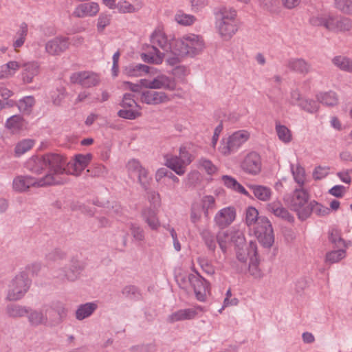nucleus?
Here are the masks:
<instances>
[{"label":"nucleus","mask_w":352,"mask_h":352,"mask_svg":"<svg viewBox=\"0 0 352 352\" xmlns=\"http://www.w3.org/2000/svg\"><path fill=\"white\" fill-rule=\"evenodd\" d=\"M66 158L58 153H49L41 156H32L26 164L25 167L33 173L39 175L45 168L49 173L56 177H61L65 172Z\"/></svg>","instance_id":"obj_1"},{"label":"nucleus","mask_w":352,"mask_h":352,"mask_svg":"<svg viewBox=\"0 0 352 352\" xmlns=\"http://www.w3.org/2000/svg\"><path fill=\"white\" fill-rule=\"evenodd\" d=\"M216 28L224 40H230L238 31L239 23L236 11L232 8H220L214 12Z\"/></svg>","instance_id":"obj_2"},{"label":"nucleus","mask_w":352,"mask_h":352,"mask_svg":"<svg viewBox=\"0 0 352 352\" xmlns=\"http://www.w3.org/2000/svg\"><path fill=\"white\" fill-rule=\"evenodd\" d=\"M309 194L302 188H296L292 193L284 196V201L288 207L294 211L301 221L307 219L309 212L308 208Z\"/></svg>","instance_id":"obj_3"},{"label":"nucleus","mask_w":352,"mask_h":352,"mask_svg":"<svg viewBox=\"0 0 352 352\" xmlns=\"http://www.w3.org/2000/svg\"><path fill=\"white\" fill-rule=\"evenodd\" d=\"M205 47L202 37L190 34L174 41L173 53L183 56L194 57L200 54Z\"/></svg>","instance_id":"obj_4"},{"label":"nucleus","mask_w":352,"mask_h":352,"mask_svg":"<svg viewBox=\"0 0 352 352\" xmlns=\"http://www.w3.org/2000/svg\"><path fill=\"white\" fill-rule=\"evenodd\" d=\"M67 182L63 177H56L52 175H46L39 179L30 176H18L13 180V188L19 192L27 190L31 186L43 187L50 185H61Z\"/></svg>","instance_id":"obj_5"},{"label":"nucleus","mask_w":352,"mask_h":352,"mask_svg":"<svg viewBox=\"0 0 352 352\" xmlns=\"http://www.w3.org/2000/svg\"><path fill=\"white\" fill-rule=\"evenodd\" d=\"M31 282L26 272L16 275L9 284L6 300L16 301L21 299L28 292Z\"/></svg>","instance_id":"obj_6"},{"label":"nucleus","mask_w":352,"mask_h":352,"mask_svg":"<svg viewBox=\"0 0 352 352\" xmlns=\"http://www.w3.org/2000/svg\"><path fill=\"white\" fill-rule=\"evenodd\" d=\"M249 133L246 131H239L234 133L227 139H223L219 146L220 152L224 155H228L235 151L242 144L249 138Z\"/></svg>","instance_id":"obj_7"},{"label":"nucleus","mask_w":352,"mask_h":352,"mask_svg":"<svg viewBox=\"0 0 352 352\" xmlns=\"http://www.w3.org/2000/svg\"><path fill=\"white\" fill-rule=\"evenodd\" d=\"M255 234L261 245L267 248L272 246L274 242V232L271 222L266 217H261L259 226L255 229Z\"/></svg>","instance_id":"obj_8"},{"label":"nucleus","mask_w":352,"mask_h":352,"mask_svg":"<svg viewBox=\"0 0 352 352\" xmlns=\"http://www.w3.org/2000/svg\"><path fill=\"white\" fill-rule=\"evenodd\" d=\"M43 309H48V317L50 318V326L60 324L67 317V310L65 305L58 300L44 305Z\"/></svg>","instance_id":"obj_9"},{"label":"nucleus","mask_w":352,"mask_h":352,"mask_svg":"<svg viewBox=\"0 0 352 352\" xmlns=\"http://www.w3.org/2000/svg\"><path fill=\"white\" fill-rule=\"evenodd\" d=\"M91 159L92 155L91 153L76 155L72 162H67L66 160L65 166H67V170L65 168V173L79 176L81 172L87 166Z\"/></svg>","instance_id":"obj_10"},{"label":"nucleus","mask_w":352,"mask_h":352,"mask_svg":"<svg viewBox=\"0 0 352 352\" xmlns=\"http://www.w3.org/2000/svg\"><path fill=\"white\" fill-rule=\"evenodd\" d=\"M188 280L194 289L196 298L199 301H205L206 293L209 291V283L199 274H190Z\"/></svg>","instance_id":"obj_11"},{"label":"nucleus","mask_w":352,"mask_h":352,"mask_svg":"<svg viewBox=\"0 0 352 352\" xmlns=\"http://www.w3.org/2000/svg\"><path fill=\"white\" fill-rule=\"evenodd\" d=\"M248 254L250 258L248 270L250 274L255 278H261L263 276V272L258 267L260 259L258 256L257 245L255 241H250L248 247Z\"/></svg>","instance_id":"obj_12"},{"label":"nucleus","mask_w":352,"mask_h":352,"mask_svg":"<svg viewBox=\"0 0 352 352\" xmlns=\"http://www.w3.org/2000/svg\"><path fill=\"white\" fill-rule=\"evenodd\" d=\"M28 321L32 327L40 325L50 326V318L48 317V309H34L29 307L27 314Z\"/></svg>","instance_id":"obj_13"},{"label":"nucleus","mask_w":352,"mask_h":352,"mask_svg":"<svg viewBox=\"0 0 352 352\" xmlns=\"http://www.w3.org/2000/svg\"><path fill=\"white\" fill-rule=\"evenodd\" d=\"M69 38L65 36H56L45 44V51L52 56L60 55L69 47Z\"/></svg>","instance_id":"obj_14"},{"label":"nucleus","mask_w":352,"mask_h":352,"mask_svg":"<svg viewBox=\"0 0 352 352\" xmlns=\"http://www.w3.org/2000/svg\"><path fill=\"white\" fill-rule=\"evenodd\" d=\"M241 168L248 174L253 175L258 174L261 170L260 155L256 152L250 153L243 161Z\"/></svg>","instance_id":"obj_15"},{"label":"nucleus","mask_w":352,"mask_h":352,"mask_svg":"<svg viewBox=\"0 0 352 352\" xmlns=\"http://www.w3.org/2000/svg\"><path fill=\"white\" fill-rule=\"evenodd\" d=\"M84 269L82 263L77 259H72L68 269H60L56 278L63 280L66 278L69 281H74L78 278L80 272Z\"/></svg>","instance_id":"obj_16"},{"label":"nucleus","mask_w":352,"mask_h":352,"mask_svg":"<svg viewBox=\"0 0 352 352\" xmlns=\"http://www.w3.org/2000/svg\"><path fill=\"white\" fill-rule=\"evenodd\" d=\"M71 82L74 84H80L84 87L96 86L99 78L97 75L90 72H80L74 73L70 77Z\"/></svg>","instance_id":"obj_17"},{"label":"nucleus","mask_w":352,"mask_h":352,"mask_svg":"<svg viewBox=\"0 0 352 352\" xmlns=\"http://www.w3.org/2000/svg\"><path fill=\"white\" fill-rule=\"evenodd\" d=\"M236 211L232 207H227L221 209L214 217L216 224L221 228L230 226L235 219Z\"/></svg>","instance_id":"obj_18"},{"label":"nucleus","mask_w":352,"mask_h":352,"mask_svg":"<svg viewBox=\"0 0 352 352\" xmlns=\"http://www.w3.org/2000/svg\"><path fill=\"white\" fill-rule=\"evenodd\" d=\"M141 100L147 104L156 105L168 101L169 98L164 92L148 90L142 93Z\"/></svg>","instance_id":"obj_19"},{"label":"nucleus","mask_w":352,"mask_h":352,"mask_svg":"<svg viewBox=\"0 0 352 352\" xmlns=\"http://www.w3.org/2000/svg\"><path fill=\"white\" fill-rule=\"evenodd\" d=\"M23 71L21 78L23 83L29 84L33 82V79L40 72V65L36 61L25 63L22 65Z\"/></svg>","instance_id":"obj_20"},{"label":"nucleus","mask_w":352,"mask_h":352,"mask_svg":"<svg viewBox=\"0 0 352 352\" xmlns=\"http://www.w3.org/2000/svg\"><path fill=\"white\" fill-rule=\"evenodd\" d=\"M267 209L276 217L280 218L283 220L287 221L289 223H293L294 221V217L279 201H274L269 204L267 206Z\"/></svg>","instance_id":"obj_21"},{"label":"nucleus","mask_w":352,"mask_h":352,"mask_svg":"<svg viewBox=\"0 0 352 352\" xmlns=\"http://www.w3.org/2000/svg\"><path fill=\"white\" fill-rule=\"evenodd\" d=\"M28 126V122L21 115H14L10 117L6 122V127L12 131L13 133L26 130Z\"/></svg>","instance_id":"obj_22"},{"label":"nucleus","mask_w":352,"mask_h":352,"mask_svg":"<svg viewBox=\"0 0 352 352\" xmlns=\"http://www.w3.org/2000/svg\"><path fill=\"white\" fill-rule=\"evenodd\" d=\"M99 11V6L97 3H81L76 7L74 12V15L78 18H83L86 16H94Z\"/></svg>","instance_id":"obj_23"},{"label":"nucleus","mask_w":352,"mask_h":352,"mask_svg":"<svg viewBox=\"0 0 352 352\" xmlns=\"http://www.w3.org/2000/svg\"><path fill=\"white\" fill-rule=\"evenodd\" d=\"M329 31L346 32L352 28V21L349 18L345 16H335L332 15V20L330 23Z\"/></svg>","instance_id":"obj_24"},{"label":"nucleus","mask_w":352,"mask_h":352,"mask_svg":"<svg viewBox=\"0 0 352 352\" xmlns=\"http://www.w3.org/2000/svg\"><path fill=\"white\" fill-rule=\"evenodd\" d=\"M151 42L153 45L161 47L165 52H173L174 41L168 43L166 35L160 31H155L151 36Z\"/></svg>","instance_id":"obj_25"},{"label":"nucleus","mask_w":352,"mask_h":352,"mask_svg":"<svg viewBox=\"0 0 352 352\" xmlns=\"http://www.w3.org/2000/svg\"><path fill=\"white\" fill-rule=\"evenodd\" d=\"M331 20L332 14L318 12L311 14L309 21L313 26H322L329 30L331 28L329 27Z\"/></svg>","instance_id":"obj_26"},{"label":"nucleus","mask_w":352,"mask_h":352,"mask_svg":"<svg viewBox=\"0 0 352 352\" xmlns=\"http://www.w3.org/2000/svg\"><path fill=\"white\" fill-rule=\"evenodd\" d=\"M151 89H165L173 91L175 89V83L173 80L164 76L160 75L150 82Z\"/></svg>","instance_id":"obj_27"},{"label":"nucleus","mask_w":352,"mask_h":352,"mask_svg":"<svg viewBox=\"0 0 352 352\" xmlns=\"http://www.w3.org/2000/svg\"><path fill=\"white\" fill-rule=\"evenodd\" d=\"M156 69L143 64H131L124 68V73L129 76H140L142 74H153Z\"/></svg>","instance_id":"obj_28"},{"label":"nucleus","mask_w":352,"mask_h":352,"mask_svg":"<svg viewBox=\"0 0 352 352\" xmlns=\"http://www.w3.org/2000/svg\"><path fill=\"white\" fill-rule=\"evenodd\" d=\"M287 67L292 71L305 75L309 72L311 65L302 58H291L288 60Z\"/></svg>","instance_id":"obj_29"},{"label":"nucleus","mask_w":352,"mask_h":352,"mask_svg":"<svg viewBox=\"0 0 352 352\" xmlns=\"http://www.w3.org/2000/svg\"><path fill=\"white\" fill-rule=\"evenodd\" d=\"M28 309V306L11 303L6 306L5 312L8 317L16 319L27 316Z\"/></svg>","instance_id":"obj_30"},{"label":"nucleus","mask_w":352,"mask_h":352,"mask_svg":"<svg viewBox=\"0 0 352 352\" xmlns=\"http://www.w3.org/2000/svg\"><path fill=\"white\" fill-rule=\"evenodd\" d=\"M196 315L197 311L193 309H179L170 314L168 318V321L173 323L184 320H190L194 318Z\"/></svg>","instance_id":"obj_31"},{"label":"nucleus","mask_w":352,"mask_h":352,"mask_svg":"<svg viewBox=\"0 0 352 352\" xmlns=\"http://www.w3.org/2000/svg\"><path fill=\"white\" fill-rule=\"evenodd\" d=\"M98 305L94 302H87L80 305L76 311V318L78 320H82L89 317L97 309Z\"/></svg>","instance_id":"obj_32"},{"label":"nucleus","mask_w":352,"mask_h":352,"mask_svg":"<svg viewBox=\"0 0 352 352\" xmlns=\"http://www.w3.org/2000/svg\"><path fill=\"white\" fill-rule=\"evenodd\" d=\"M316 98L319 102L328 107H333L338 102L337 94L332 91L319 93Z\"/></svg>","instance_id":"obj_33"},{"label":"nucleus","mask_w":352,"mask_h":352,"mask_svg":"<svg viewBox=\"0 0 352 352\" xmlns=\"http://www.w3.org/2000/svg\"><path fill=\"white\" fill-rule=\"evenodd\" d=\"M249 188L252 190L254 195L261 201H266L271 197V189L267 186L261 185H250Z\"/></svg>","instance_id":"obj_34"},{"label":"nucleus","mask_w":352,"mask_h":352,"mask_svg":"<svg viewBox=\"0 0 352 352\" xmlns=\"http://www.w3.org/2000/svg\"><path fill=\"white\" fill-rule=\"evenodd\" d=\"M222 180L227 188L250 197L249 192L234 177L229 175H223Z\"/></svg>","instance_id":"obj_35"},{"label":"nucleus","mask_w":352,"mask_h":352,"mask_svg":"<svg viewBox=\"0 0 352 352\" xmlns=\"http://www.w3.org/2000/svg\"><path fill=\"white\" fill-rule=\"evenodd\" d=\"M142 216L152 230L157 229L160 223L154 210L148 208H144L142 211Z\"/></svg>","instance_id":"obj_36"},{"label":"nucleus","mask_w":352,"mask_h":352,"mask_svg":"<svg viewBox=\"0 0 352 352\" xmlns=\"http://www.w3.org/2000/svg\"><path fill=\"white\" fill-rule=\"evenodd\" d=\"M332 63L340 70L352 73V59L344 56H336Z\"/></svg>","instance_id":"obj_37"},{"label":"nucleus","mask_w":352,"mask_h":352,"mask_svg":"<svg viewBox=\"0 0 352 352\" xmlns=\"http://www.w3.org/2000/svg\"><path fill=\"white\" fill-rule=\"evenodd\" d=\"M152 49L155 55L148 54L146 53H142L141 58L145 63L161 64L163 61L164 54L160 52V50L155 45H152Z\"/></svg>","instance_id":"obj_38"},{"label":"nucleus","mask_w":352,"mask_h":352,"mask_svg":"<svg viewBox=\"0 0 352 352\" xmlns=\"http://www.w3.org/2000/svg\"><path fill=\"white\" fill-rule=\"evenodd\" d=\"M308 208L309 209V212L307 214V218L310 217L312 212L320 217L326 216L330 212V208L322 206L314 200L309 201Z\"/></svg>","instance_id":"obj_39"},{"label":"nucleus","mask_w":352,"mask_h":352,"mask_svg":"<svg viewBox=\"0 0 352 352\" xmlns=\"http://www.w3.org/2000/svg\"><path fill=\"white\" fill-rule=\"evenodd\" d=\"M236 258L239 262L241 264L239 265L236 264V262H233L232 266L233 268H235L236 272L239 273H241L243 270H246V263L248 261V258L249 256L248 254V248L243 250H236Z\"/></svg>","instance_id":"obj_40"},{"label":"nucleus","mask_w":352,"mask_h":352,"mask_svg":"<svg viewBox=\"0 0 352 352\" xmlns=\"http://www.w3.org/2000/svg\"><path fill=\"white\" fill-rule=\"evenodd\" d=\"M232 230H226L221 232H219L216 236V240L218 243L219 248L223 253L227 252V245L231 243V236Z\"/></svg>","instance_id":"obj_41"},{"label":"nucleus","mask_w":352,"mask_h":352,"mask_svg":"<svg viewBox=\"0 0 352 352\" xmlns=\"http://www.w3.org/2000/svg\"><path fill=\"white\" fill-rule=\"evenodd\" d=\"M261 217L262 216L258 217V212L254 207L249 206L246 210L245 223L249 227L255 223H257V226H259V221Z\"/></svg>","instance_id":"obj_42"},{"label":"nucleus","mask_w":352,"mask_h":352,"mask_svg":"<svg viewBox=\"0 0 352 352\" xmlns=\"http://www.w3.org/2000/svg\"><path fill=\"white\" fill-rule=\"evenodd\" d=\"M275 129L277 135L280 141L284 143H289L292 141V132L286 126L276 122Z\"/></svg>","instance_id":"obj_43"},{"label":"nucleus","mask_w":352,"mask_h":352,"mask_svg":"<svg viewBox=\"0 0 352 352\" xmlns=\"http://www.w3.org/2000/svg\"><path fill=\"white\" fill-rule=\"evenodd\" d=\"M35 104V100L33 96H25L22 99L19 100L17 102L16 106L21 112L30 114L31 112L32 107Z\"/></svg>","instance_id":"obj_44"},{"label":"nucleus","mask_w":352,"mask_h":352,"mask_svg":"<svg viewBox=\"0 0 352 352\" xmlns=\"http://www.w3.org/2000/svg\"><path fill=\"white\" fill-rule=\"evenodd\" d=\"M329 241L336 248H344L346 247L345 241L341 237L340 232L336 229H333L329 232Z\"/></svg>","instance_id":"obj_45"},{"label":"nucleus","mask_w":352,"mask_h":352,"mask_svg":"<svg viewBox=\"0 0 352 352\" xmlns=\"http://www.w3.org/2000/svg\"><path fill=\"white\" fill-rule=\"evenodd\" d=\"M122 294L126 298L133 300H138L142 296L140 289L135 285L125 286L122 290Z\"/></svg>","instance_id":"obj_46"},{"label":"nucleus","mask_w":352,"mask_h":352,"mask_svg":"<svg viewBox=\"0 0 352 352\" xmlns=\"http://www.w3.org/2000/svg\"><path fill=\"white\" fill-rule=\"evenodd\" d=\"M231 243L235 246L236 250H243L245 245V239L243 233L240 230H232Z\"/></svg>","instance_id":"obj_47"},{"label":"nucleus","mask_w":352,"mask_h":352,"mask_svg":"<svg viewBox=\"0 0 352 352\" xmlns=\"http://www.w3.org/2000/svg\"><path fill=\"white\" fill-rule=\"evenodd\" d=\"M200 234L208 248L214 252L216 249L214 235L208 230H202Z\"/></svg>","instance_id":"obj_48"},{"label":"nucleus","mask_w":352,"mask_h":352,"mask_svg":"<svg viewBox=\"0 0 352 352\" xmlns=\"http://www.w3.org/2000/svg\"><path fill=\"white\" fill-rule=\"evenodd\" d=\"M166 165L179 175H182L185 173V168L182 165V162L177 157L167 160Z\"/></svg>","instance_id":"obj_49"},{"label":"nucleus","mask_w":352,"mask_h":352,"mask_svg":"<svg viewBox=\"0 0 352 352\" xmlns=\"http://www.w3.org/2000/svg\"><path fill=\"white\" fill-rule=\"evenodd\" d=\"M346 256V251L344 248H338L337 250L331 251L326 254V261L331 263H337Z\"/></svg>","instance_id":"obj_50"},{"label":"nucleus","mask_w":352,"mask_h":352,"mask_svg":"<svg viewBox=\"0 0 352 352\" xmlns=\"http://www.w3.org/2000/svg\"><path fill=\"white\" fill-rule=\"evenodd\" d=\"M34 146V141L32 140H24L19 142L15 148L14 152L16 155L20 156L27 151H28Z\"/></svg>","instance_id":"obj_51"},{"label":"nucleus","mask_w":352,"mask_h":352,"mask_svg":"<svg viewBox=\"0 0 352 352\" xmlns=\"http://www.w3.org/2000/svg\"><path fill=\"white\" fill-rule=\"evenodd\" d=\"M127 168L131 176H136L137 177L140 175V172L145 169L138 160L134 159L128 162Z\"/></svg>","instance_id":"obj_52"},{"label":"nucleus","mask_w":352,"mask_h":352,"mask_svg":"<svg viewBox=\"0 0 352 352\" xmlns=\"http://www.w3.org/2000/svg\"><path fill=\"white\" fill-rule=\"evenodd\" d=\"M118 116L126 120H135L141 116V113L131 108H122L118 112Z\"/></svg>","instance_id":"obj_53"},{"label":"nucleus","mask_w":352,"mask_h":352,"mask_svg":"<svg viewBox=\"0 0 352 352\" xmlns=\"http://www.w3.org/2000/svg\"><path fill=\"white\" fill-rule=\"evenodd\" d=\"M335 7L346 14H352L351 0H334Z\"/></svg>","instance_id":"obj_54"},{"label":"nucleus","mask_w":352,"mask_h":352,"mask_svg":"<svg viewBox=\"0 0 352 352\" xmlns=\"http://www.w3.org/2000/svg\"><path fill=\"white\" fill-rule=\"evenodd\" d=\"M120 105L122 108H131L138 107L140 109V106L134 100V95L130 93H126L123 95V98Z\"/></svg>","instance_id":"obj_55"},{"label":"nucleus","mask_w":352,"mask_h":352,"mask_svg":"<svg viewBox=\"0 0 352 352\" xmlns=\"http://www.w3.org/2000/svg\"><path fill=\"white\" fill-rule=\"evenodd\" d=\"M151 180L152 177L149 176L148 172L146 168L140 172V174L138 177V183L145 191H147L149 189L150 182Z\"/></svg>","instance_id":"obj_56"},{"label":"nucleus","mask_w":352,"mask_h":352,"mask_svg":"<svg viewBox=\"0 0 352 352\" xmlns=\"http://www.w3.org/2000/svg\"><path fill=\"white\" fill-rule=\"evenodd\" d=\"M163 177L171 179L174 182H179V178L166 168H160L156 172L155 179L157 182L160 181Z\"/></svg>","instance_id":"obj_57"},{"label":"nucleus","mask_w":352,"mask_h":352,"mask_svg":"<svg viewBox=\"0 0 352 352\" xmlns=\"http://www.w3.org/2000/svg\"><path fill=\"white\" fill-rule=\"evenodd\" d=\"M298 106L309 113H314L318 110L317 103L313 100L303 98L300 102H298Z\"/></svg>","instance_id":"obj_58"},{"label":"nucleus","mask_w":352,"mask_h":352,"mask_svg":"<svg viewBox=\"0 0 352 352\" xmlns=\"http://www.w3.org/2000/svg\"><path fill=\"white\" fill-rule=\"evenodd\" d=\"M111 15L101 13L98 19L97 30L99 32H102L104 28L110 24Z\"/></svg>","instance_id":"obj_59"},{"label":"nucleus","mask_w":352,"mask_h":352,"mask_svg":"<svg viewBox=\"0 0 352 352\" xmlns=\"http://www.w3.org/2000/svg\"><path fill=\"white\" fill-rule=\"evenodd\" d=\"M87 172L91 177H104L107 174V168L102 165L98 164L92 168H88Z\"/></svg>","instance_id":"obj_60"},{"label":"nucleus","mask_w":352,"mask_h":352,"mask_svg":"<svg viewBox=\"0 0 352 352\" xmlns=\"http://www.w3.org/2000/svg\"><path fill=\"white\" fill-rule=\"evenodd\" d=\"M175 20L178 23L184 25H190L193 23L195 18L192 15L186 14H177L175 15Z\"/></svg>","instance_id":"obj_61"},{"label":"nucleus","mask_w":352,"mask_h":352,"mask_svg":"<svg viewBox=\"0 0 352 352\" xmlns=\"http://www.w3.org/2000/svg\"><path fill=\"white\" fill-rule=\"evenodd\" d=\"M329 168L327 166H316L313 172V177L315 180H320L329 174Z\"/></svg>","instance_id":"obj_62"},{"label":"nucleus","mask_w":352,"mask_h":352,"mask_svg":"<svg viewBox=\"0 0 352 352\" xmlns=\"http://www.w3.org/2000/svg\"><path fill=\"white\" fill-rule=\"evenodd\" d=\"M293 169V168H292ZM294 180L300 187L304 184L305 181V170L301 166H297L296 170H292Z\"/></svg>","instance_id":"obj_63"},{"label":"nucleus","mask_w":352,"mask_h":352,"mask_svg":"<svg viewBox=\"0 0 352 352\" xmlns=\"http://www.w3.org/2000/svg\"><path fill=\"white\" fill-rule=\"evenodd\" d=\"M65 253L59 249H55L46 255V258L50 261H57L65 258Z\"/></svg>","instance_id":"obj_64"}]
</instances>
